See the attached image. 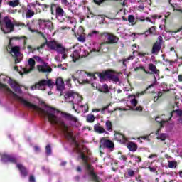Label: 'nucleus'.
<instances>
[{"label": "nucleus", "mask_w": 182, "mask_h": 182, "mask_svg": "<svg viewBox=\"0 0 182 182\" xmlns=\"http://www.w3.org/2000/svg\"><path fill=\"white\" fill-rule=\"evenodd\" d=\"M134 176V171L132 169L127 170V177H133Z\"/></svg>", "instance_id": "a19ab883"}, {"label": "nucleus", "mask_w": 182, "mask_h": 182, "mask_svg": "<svg viewBox=\"0 0 182 182\" xmlns=\"http://www.w3.org/2000/svg\"><path fill=\"white\" fill-rule=\"evenodd\" d=\"M158 39H159V42H158L159 43H161H161H162V42H163V37H161V36H159V37H158Z\"/></svg>", "instance_id": "0e129e2a"}, {"label": "nucleus", "mask_w": 182, "mask_h": 182, "mask_svg": "<svg viewBox=\"0 0 182 182\" xmlns=\"http://www.w3.org/2000/svg\"><path fill=\"white\" fill-rule=\"evenodd\" d=\"M172 107H173V110H178V107H180V103L175 102V104L173 105Z\"/></svg>", "instance_id": "3c124183"}, {"label": "nucleus", "mask_w": 182, "mask_h": 182, "mask_svg": "<svg viewBox=\"0 0 182 182\" xmlns=\"http://www.w3.org/2000/svg\"><path fill=\"white\" fill-rule=\"evenodd\" d=\"M55 85L58 90L62 91L65 90V82H63V79H62V77H58L56 79Z\"/></svg>", "instance_id": "a211bd4d"}, {"label": "nucleus", "mask_w": 182, "mask_h": 182, "mask_svg": "<svg viewBox=\"0 0 182 182\" xmlns=\"http://www.w3.org/2000/svg\"><path fill=\"white\" fill-rule=\"evenodd\" d=\"M56 18L58 19V21H59L60 22H63V21H65V11H63V9H62L61 7H57L56 8Z\"/></svg>", "instance_id": "2eb2a0df"}, {"label": "nucleus", "mask_w": 182, "mask_h": 182, "mask_svg": "<svg viewBox=\"0 0 182 182\" xmlns=\"http://www.w3.org/2000/svg\"><path fill=\"white\" fill-rule=\"evenodd\" d=\"M168 163L169 168H174V167H177V162L176 161H168Z\"/></svg>", "instance_id": "e433bc0d"}, {"label": "nucleus", "mask_w": 182, "mask_h": 182, "mask_svg": "<svg viewBox=\"0 0 182 182\" xmlns=\"http://www.w3.org/2000/svg\"><path fill=\"white\" fill-rule=\"evenodd\" d=\"M65 102H68V103H73L74 105L80 103L81 100H83V97H82V96L73 91L67 92L65 95Z\"/></svg>", "instance_id": "6e6552de"}, {"label": "nucleus", "mask_w": 182, "mask_h": 182, "mask_svg": "<svg viewBox=\"0 0 182 182\" xmlns=\"http://www.w3.org/2000/svg\"><path fill=\"white\" fill-rule=\"evenodd\" d=\"M140 69L141 70H144V72H145V73L149 74L150 72L146 70V69L144 68V67L143 65H140L139 67H136L134 68V72H137V70H140Z\"/></svg>", "instance_id": "58836bf2"}, {"label": "nucleus", "mask_w": 182, "mask_h": 182, "mask_svg": "<svg viewBox=\"0 0 182 182\" xmlns=\"http://www.w3.org/2000/svg\"><path fill=\"white\" fill-rule=\"evenodd\" d=\"M148 68L149 70H151V72L154 75V81L146 88V90H149V89H151V87H154V86H157L159 85V82H157V76L160 75V70H157V68L154 65V64H149Z\"/></svg>", "instance_id": "1a4fd4ad"}, {"label": "nucleus", "mask_w": 182, "mask_h": 182, "mask_svg": "<svg viewBox=\"0 0 182 182\" xmlns=\"http://www.w3.org/2000/svg\"><path fill=\"white\" fill-rule=\"evenodd\" d=\"M14 39L18 40L19 39V37H12L9 39V43H11V42H12V41H14Z\"/></svg>", "instance_id": "69168bd1"}, {"label": "nucleus", "mask_w": 182, "mask_h": 182, "mask_svg": "<svg viewBox=\"0 0 182 182\" xmlns=\"http://www.w3.org/2000/svg\"><path fill=\"white\" fill-rule=\"evenodd\" d=\"M96 76H97L100 80L103 82V80H106L107 77H110L113 82H119V77L116 75H110V72L106 71L105 73H95L92 75L93 79H96Z\"/></svg>", "instance_id": "9d476101"}, {"label": "nucleus", "mask_w": 182, "mask_h": 182, "mask_svg": "<svg viewBox=\"0 0 182 182\" xmlns=\"http://www.w3.org/2000/svg\"><path fill=\"white\" fill-rule=\"evenodd\" d=\"M61 2L63 5H65V6H68V5H69L68 0H61Z\"/></svg>", "instance_id": "052dcab7"}, {"label": "nucleus", "mask_w": 182, "mask_h": 182, "mask_svg": "<svg viewBox=\"0 0 182 182\" xmlns=\"http://www.w3.org/2000/svg\"><path fill=\"white\" fill-rule=\"evenodd\" d=\"M132 157H133L137 163H140V161H141V158H140V156H132Z\"/></svg>", "instance_id": "6e6d98bb"}, {"label": "nucleus", "mask_w": 182, "mask_h": 182, "mask_svg": "<svg viewBox=\"0 0 182 182\" xmlns=\"http://www.w3.org/2000/svg\"><path fill=\"white\" fill-rule=\"evenodd\" d=\"M38 24L41 29H45V28H48V29H50V31L53 29V23L49 20L39 19Z\"/></svg>", "instance_id": "f8f14e48"}, {"label": "nucleus", "mask_w": 182, "mask_h": 182, "mask_svg": "<svg viewBox=\"0 0 182 182\" xmlns=\"http://www.w3.org/2000/svg\"><path fill=\"white\" fill-rule=\"evenodd\" d=\"M33 59H35V60H36V62H39L41 64L44 63L43 60H42V58H41V57H39V56L34 55Z\"/></svg>", "instance_id": "a18cd8bd"}, {"label": "nucleus", "mask_w": 182, "mask_h": 182, "mask_svg": "<svg viewBox=\"0 0 182 182\" xmlns=\"http://www.w3.org/2000/svg\"><path fill=\"white\" fill-rule=\"evenodd\" d=\"M75 150L77 153L80 154V159L84 161V166L87 168V170L89 171L90 176H91L92 178L94 180V181L99 182V177L96 173L93 171V166L92 165L89 164V157L86 156L83 152L80 150V147L79 146V144L75 142Z\"/></svg>", "instance_id": "7ed1b4c3"}, {"label": "nucleus", "mask_w": 182, "mask_h": 182, "mask_svg": "<svg viewBox=\"0 0 182 182\" xmlns=\"http://www.w3.org/2000/svg\"><path fill=\"white\" fill-rule=\"evenodd\" d=\"M27 26L31 32H38V33H40L41 36H43V38H45V36H43V33L32 29V28H31V26H29V23L27 24Z\"/></svg>", "instance_id": "37998d69"}, {"label": "nucleus", "mask_w": 182, "mask_h": 182, "mask_svg": "<svg viewBox=\"0 0 182 182\" xmlns=\"http://www.w3.org/2000/svg\"><path fill=\"white\" fill-rule=\"evenodd\" d=\"M105 127L107 132H113V124L110 120H107L105 122Z\"/></svg>", "instance_id": "c85d7f7f"}, {"label": "nucleus", "mask_w": 182, "mask_h": 182, "mask_svg": "<svg viewBox=\"0 0 182 182\" xmlns=\"http://www.w3.org/2000/svg\"><path fill=\"white\" fill-rule=\"evenodd\" d=\"M71 77L70 78H68L65 81V83L67 85V86H68V87H70V86H72V84L70 83V82H72V79L73 80H76V77L73 75H70Z\"/></svg>", "instance_id": "2f4dec72"}, {"label": "nucleus", "mask_w": 182, "mask_h": 182, "mask_svg": "<svg viewBox=\"0 0 182 182\" xmlns=\"http://www.w3.org/2000/svg\"><path fill=\"white\" fill-rule=\"evenodd\" d=\"M163 87V92H168L170 90L168 89V87L167 86V84H162Z\"/></svg>", "instance_id": "603ef678"}, {"label": "nucleus", "mask_w": 182, "mask_h": 182, "mask_svg": "<svg viewBox=\"0 0 182 182\" xmlns=\"http://www.w3.org/2000/svg\"><path fill=\"white\" fill-rule=\"evenodd\" d=\"M101 144L103 147L109 149V150H113V149L114 148V143L109 139H102L101 140Z\"/></svg>", "instance_id": "dca6fc26"}, {"label": "nucleus", "mask_w": 182, "mask_h": 182, "mask_svg": "<svg viewBox=\"0 0 182 182\" xmlns=\"http://www.w3.org/2000/svg\"><path fill=\"white\" fill-rule=\"evenodd\" d=\"M33 15H35V11L31 9V6H28L26 10V18H32Z\"/></svg>", "instance_id": "bb28decb"}, {"label": "nucleus", "mask_w": 182, "mask_h": 182, "mask_svg": "<svg viewBox=\"0 0 182 182\" xmlns=\"http://www.w3.org/2000/svg\"><path fill=\"white\" fill-rule=\"evenodd\" d=\"M46 154H48V156H50V154H52V148H50V145L46 146Z\"/></svg>", "instance_id": "c03bdc74"}, {"label": "nucleus", "mask_w": 182, "mask_h": 182, "mask_svg": "<svg viewBox=\"0 0 182 182\" xmlns=\"http://www.w3.org/2000/svg\"><path fill=\"white\" fill-rule=\"evenodd\" d=\"M100 35L104 42L102 43L100 46L97 44V48H93L92 50L90 51V53H93L94 52L95 55H98L99 52H100V46H103L105 43H106L107 45H113V43H117V42H119V38L112 33H102Z\"/></svg>", "instance_id": "f03ea898"}, {"label": "nucleus", "mask_w": 182, "mask_h": 182, "mask_svg": "<svg viewBox=\"0 0 182 182\" xmlns=\"http://www.w3.org/2000/svg\"><path fill=\"white\" fill-rule=\"evenodd\" d=\"M9 83L11 89H13V90H14L16 93L13 92L12 90H11L9 87H8V86L1 82L0 90H5L9 96H11L13 99H15V100H18V102H19V103L24 106V107H27L28 109H31V110H33V104L28 101V100L23 98V97L21 96V95L22 94V90L21 89V87H19V84L14 80H10Z\"/></svg>", "instance_id": "f257e3e1"}, {"label": "nucleus", "mask_w": 182, "mask_h": 182, "mask_svg": "<svg viewBox=\"0 0 182 182\" xmlns=\"http://www.w3.org/2000/svg\"><path fill=\"white\" fill-rule=\"evenodd\" d=\"M64 117H65V119H68V120H70L71 122H73L74 123H77V122H78L77 118L69 114H65Z\"/></svg>", "instance_id": "c756f323"}, {"label": "nucleus", "mask_w": 182, "mask_h": 182, "mask_svg": "<svg viewBox=\"0 0 182 182\" xmlns=\"http://www.w3.org/2000/svg\"><path fill=\"white\" fill-rule=\"evenodd\" d=\"M94 130L96 132V133H105L107 134V131H106V129H105V128L100 125V123H97L94 125Z\"/></svg>", "instance_id": "aec40b11"}, {"label": "nucleus", "mask_w": 182, "mask_h": 182, "mask_svg": "<svg viewBox=\"0 0 182 182\" xmlns=\"http://www.w3.org/2000/svg\"><path fill=\"white\" fill-rule=\"evenodd\" d=\"M45 43L47 45L49 49H51V50H55V52H58V53H61V55H63L62 59H66V58H68L69 50L65 48L62 44L58 43V41H46Z\"/></svg>", "instance_id": "20e7f679"}, {"label": "nucleus", "mask_w": 182, "mask_h": 182, "mask_svg": "<svg viewBox=\"0 0 182 182\" xmlns=\"http://www.w3.org/2000/svg\"><path fill=\"white\" fill-rule=\"evenodd\" d=\"M156 136V139L158 140H161V141H164L166 140V139H167L168 135L167 134H164V133H160V129H159L156 133H155Z\"/></svg>", "instance_id": "5701e85b"}, {"label": "nucleus", "mask_w": 182, "mask_h": 182, "mask_svg": "<svg viewBox=\"0 0 182 182\" xmlns=\"http://www.w3.org/2000/svg\"><path fill=\"white\" fill-rule=\"evenodd\" d=\"M29 182H35V177H33V176H30Z\"/></svg>", "instance_id": "680f3d73"}, {"label": "nucleus", "mask_w": 182, "mask_h": 182, "mask_svg": "<svg viewBox=\"0 0 182 182\" xmlns=\"http://www.w3.org/2000/svg\"><path fill=\"white\" fill-rule=\"evenodd\" d=\"M127 148L130 151H136L137 150V145L133 142H129L127 144Z\"/></svg>", "instance_id": "cd10ccee"}, {"label": "nucleus", "mask_w": 182, "mask_h": 182, "mask_svg": "<svg viewBox=\"0 0 182 182\" xmlns=\"http://www.w3.org/2000/svg\"><path fill=\"white\" fill-rule=\"evenodd\" d=\"M98 90L102 93H109V86L106 84L103 85Z\"/></svg>", "instance_id": "7c9ffc66"}, {"label": "nucleus", "mask_w": 182, "mask_h": 182, "mask_svg": "<svg viewBox=\"0 0 182 182\" xmlns=\"http://www.w3.org/2000/svg\"><path fill=\"white\" fill-rule=\"evenodd\" d=\"M94 2L97 5H100V4H103V2H105V0H94Z\"/></svg>", "instance_id": "bf43d9fd"}, {"label": "nucleus", "mask_w": 182, "mask_h": 182, "mask_svg": "<svg viewBox=\"0 0 182 182\" xmlns=\"http://www.w3.org/2000/svg\"><path fill=\"white\" fill-rule=\"evenodd\" d=\"M161 49V44L159 43V41H156L152 47V50H151L152 55H158Z\"/></svg>", "instance_id": "6ab92c4d"}, {"label": "nucleus", "mask_w": 182, "mask_h": 182, "mask_svg": "<svg viewBox=\"0 0 182 182\" xmlns=\"http://www.w3.org/2000/svg\"><path fill=\"white\" fill-rule=\"evenodd\" d=\"M87 122H88V123H93L95 122V115L88 114L87 116Z\"/></svg>", "instance_id": "f704fd0d"}, {"label": "nucleus", "mask_w": 182, "mask_h": 182, "mask_svg": "<svg viewBox=\"0 0 182 182\" xmlns=\"http://www.w3.org/2000/svg\"><path fill=\"white\" fill-rule=\"evenodd\" d=\"M83 53L81 54L82 58H86V56H87L89 55V52H87V50H82Z\"/></svg>", "instance_id": "4d7b16f0"}, {"label": "nucleus", "mask_w": 182, "mask_h": 182, "mask_svg": "<svg viewBox=\"0 0 182 182\" xmlns=\"http://www.w3.org/2000/svg\"><path fill=\"white\" fill-rule=\"evenodd\" d=\"M46 86L52 89L55 86V82L52 80H41L38 82L30 87L31 90L38 89V90H46Z\"/></svg>", "instance_id": "39448f33"}, {"label": "nucleus", "mask_w": 182, "mask_h": 182, "mask_svg": "<svg viewBox=\"0 0 182 182\" xmlns=\"http://www.w3.org/2000/svg\"><path fill=\"white\" fill-rule=\"evenodd\" d=\"M19 50L20 48L18 46L12 47L10 51V54L14 58H19V56L21 55V53L19 52Z\"/></svg>", "instance_id": "412c9836"}, {"label": "nucleus", "mask_w": 182, "mask_h": 182, "mask_svg": "<svg viewBox=\"0 0 182 182\" xmlns=\"http://www.w3.org/2000/svg\"><path fill=\"white\" fill-rule=\"evenodd\" d=\"M114 137H115L116 140H117L118 141H120L121 143H123V144L126 143V141H127V139H126L124 135H123V134H120L119 132H115Z\"/></svg>", "instance_id": "4be33fe9"}, {"label": "nucleus", "mask_w": 182, "mask_h": 182, "mask_svg": "<svg viewBox=\"0 0 182 182\" xmlns=\"http://www.w3.org/2000/svg\"><path fill=\"white\" fill-rule=\"evenodd\" d=\"M109 106H110V105L103 107L101 109H93L92 112H102V113H105V110H107L109 109Z\"/></svg>", "instance_id": "ea45409f"}, {"label": "nucleus", "mask_w": 182, "mask_h": 182, "mask_svg": "<svg viewBox=\"0 0 182 182\" xmlns=\"http://www.w3.org/2000/svg\"><path fill=\"white\" fill-rule=\"evenodd\" d=\"M36 4L38 5V6H41L43 9V11H46V8H48V5L46 4H41V3L36 1Z\"/></svg>", "instance_id": "de8ad7c7"}, {"label": "nucleus", "mask_w": 182, "mask_h": 182, "mask_svg": "<svg viewBox=\"0 0 182 182\" xmlns=\"http://www.w3.org/2000/svg\"><path fill=\"white\" fill-rule=\"evenodd\" d=\"M136 18H134V16L133 15H129L128 16V21L129 22V23H132V25H134Z\"/></svg>", "instance_id": "c9c22d12"}, {"label": "nucleus", "mask_w": 182, "mask_h": 182, "mask_svg": "<svg viewBox=\"0 0 182 182\" xmlns=\"http://www.w3.org/2000/svg\"><path fill=\"white\" fill-rule=\"evenodd\" d=\"M80 107L84 113H87L88 110L87 105H81Z\"/></svg>", "instance_id": "8fccbe9b"}, {"label": "nucleus", "mask_w": 182, "mask_h": 182, "mask_svg": "<svg viewBox=\"0 0 182 182\" xmlns=\"http://www.w3.org/2000/svg\"><path fill=\"white\" fill-rule=\"evenodd\" d=\"M16 166L17 168L20 171L22 177H26V176H28V171L26 170V168L21 164H17Z\"/></svg>", "instance_id": "b1692460"}, {"label": "nucleus", "mask_w": 182, "mask_h": 182, "mask_svg": "<svg viewBox=\"0 0 182 182\" xmlns=\"http://www.w3.org/2000/svg\"><path fill=\"white\" fill-rule=\"evenodd\" d=\"M1 161H3V163H8V161H10V163H16L17 159L11 155L4 154L1 156Z\"/></svg>", "instance_id": "f3484780"}, {"label": "nucleus", "mask_w": 182, "mask_h": 182, "mask_svg": "<svg viewBox=\"0 0 182 182\" xmlns=\"http://www.w3.org/2000/svg\"><path fill=\"white\" fill-rule=\"evenodd\" d=\"M77 40L79 41V42H85L86 41V38L84 37V36H79L77 38Z\"/></svg>", "instance_id": "864d4df0"}, {"label": "nucleus", "mask_w": 182, "mask_h": 182, "mask_svg": "<svg viewBox=\"0 0 182 182\" xmlns=\"http://www.w3.org/2000/svg\"><path fill=\"white\" fill-rule=\"evenodd\" d=\"M178 82H182V75H178Z\"/></svg>", "instance_id": "338daca9"}, {"label": "nucleus", "mask_w": 182, "mask_h": 182, "mask_svg": "<svg viewBox=\"0 0 182 182\" xmlns=\"http://www.w3.org/2000/svg\"><path fill=\"white\" fill-rule=\"evenodd\" d=\"M37 69L38 72H41V73H50V72H52V68L45 62L38 65Z\"/></svg>", "instance_id": "4468645a"}, {"label": "nucleus", "mask_w": 182, "mask_h": 182, "mask_svg": "<svg viewBox=\"0 0 182 182\" xmlns=\"http://www.w3.org/2000/svg\"><path fill=\"white\" fill-rule=\"evenodd\" d=\"M172 113H176L178 116H182V110H180L178 109L173 110Z\"/></svg>", "instance_id": "5fc2aeb1"}, {"label": "nucleus", "mask_w": 182, "mask_h": 182, "mask_svg": "<svg viewBox=\"0 0 182 182\" xmlns=\"http://www.w3.org/2000/svg\"><path fill=\"white\" fill-rule=\"evenodd\" d=\"M99 35V31H92L90 33H88V36L90 38H96Z\"/></svg>", "instance_id": "4c0bfd02"}, {"label": "nucleus", "mask_w": 182, "mask_h": 182, "mask_svg": "<svg viewBox=\"0 0 182 182\" xmlns=\"http://www.w3.org/2000/svg\"><path fill=\"white\" fill-rule=\"evenodd\" d=\"M77 74L79 75V80L78 82L80 85H86L87 83H89V80L86 79L89 75L86 73L84 70H78L77 71Z\"/></svg>", "instance_id": "ddd939ff"}, {"label": "nucleus", "mask_w": 182, "mask_h": 182, "mask_svg": "<svg viewBox=\"0 0 182 182\" xmlns=\"http://www.w3.org/2000/svg\"><path fill=\"white\" fill-rule=\"evenodd\" d=\"M156 28H154V26L149 28V31L145 32V35H149V33H153V32H154Z\"/></svg>", "instance_id": "09e8293b"}, {"label": "nucleus", "mask_w": 182, "mask_h": 182, "mask_svg": "<svg viewBox=\"0 0 182 182\" xmlns=\"http://www.w3.org/2000/svg\"><path fill=\"white\" fill-rule=\"evenodd\" d=\"M70 58L73 62H77V60H79V59L80 58V53H79V50H75L70 55Z\"/></svg>", "instance_id": "393cba45"}, {"label": "nucleus", "mask_w": 182, "mask_h": 182, "mask_svg": "<svg viewBox=\"0 0 182 182\" xmlns=\"http://www.w3.org/2000/svg\"><path fill=\"white\" fill-rule=\"evenodd\" d=\"M35 60L33 58H29L25 68H23V72H20L21 75L31 73L33 69H35Z\"/></svg>", "instance_id": "9b49d317"}, {"label": "nucleus", "mask_w": 182, "mask_h": 182, "mask_svg": "<svg viewBox=\"0 0 182 182\" xmlns=\"http://www.w3.org/2000/svg\"><path fill=\"white\" fill-rule=\"evenodd\" d=\"M146 54L144 53H138V56H140L141 58L146 56Z\"/></svg>", "instance_id": "e2e57ef3"}, {"label": "nucleus", "mask_w": 182, "mask_h": 182, "mask_svg": "<svg viewBox=\"0 0 182 182\" xmlns=\"http://www.w3.org/2000/svg\"><path fill=\"white\" fill-rule=\"evenodd\" d=\"M45 45L46 43H43L41 45L40 47L36 48H33L31 50V53H33V52H35L36 50H39L40 49H42L43 48H45Z\"/></svg>", "instance_id": "79ce46f5"}, {"label": "nucleus", "mask_w": 182, "mask_h": 182, "mask_svg": "<svg viewBox=\"0 0 182 182\" xmlns=\"http://www.w3.org/2000/svg\"><path fill=\"white\" fill-rule=\"evenodd\" d=\"M156 122H157V123H160L161 124V127H163V124H164V123H168V120H163L161 119L160 117H156L155 119Z\"/></svg>", "instance_id": "72a5a7b5"}, {"label": "nucleus", "mask_w": 182, "mask_h": 182, "mask_svg": "<svg viewBox=\"0 0 182 182\" xmlns=\"http://www.w3.org/2000/svg\"><path fill=\"white\" fill-rule=\"evenodd\" d=\"M151 18H152V19H160L161 18H162V16L155 14V15L151 16Z\"/></svg>", "instance_id": "13d9d810"}, {"label": "nucleus", "mask_w": 182, "mask_h": 182, "mask_svg": "<svg viewBox=\"0 0 182 182\" xmlns=\"http://www.w3.org/2000/svg\"><path fill=\"white\" fill-rule=\"evenodd\" d=\"M20 4H21V0H12V1H9L7 3V5H9V6H11V8H16V6L20 5Z\"/></svg>", "instance_id": "a878e982"}, {"label": "nucleus", "mask_w": 182, "mask_h": 182, "mask_svg": "<svg viewBox=\"0 0 182 182\" xmlns=\"http://www.w3.org/2000/svg\"><path fill=\"white\" fill-rule=\"evenodd\" d=\"M0 26L4 33H11V32H14V24L8 17H4L3 21L0 22Z\"/></svg>", "instance_id": "0eeeda50"}, {"label": "nucleus", "mask_w": 182, "mask_h": 182, "mask_svg": "<svg viewBox=\"0 0 182 182\" xmlns=\"http://www.w3.org/2000/svg\"><path fill=\"white\" fill-rule=\"evenodd\" d=\"M146 92H147V90L142 91L141 92H138L136 93L135 95H129V97L130 100V103L132 105V110H133L134 112H143V107L141 106H138L137 107V103H139V102L137 101V100H136V97H139V96H143V95H144V93H146Z\"/></svg>", "instance_id": "423d86ee"}, {"label": "nucleus", "mask_w": 182, "mask_h": 182, "mask_svg": "<svg viewBox=\"0 0 182 182\" xmlns=\"http://www.w3.org/2000/svg\"><path fill=\"white\" fill-rule=\"evenodd\" d=\"M135 53H137V51H133V55H130L129 57L127 58V59H124L123 60V65L126 66V63H127L128 60H133L136 56L134 55Z\"/></svg>", "instance_id": "473e14b6"}, {"label": "nucleus", "mask_w": 182, "mask_h": 182, "mask_svg": "<svg viewBox=\"0 0 182 182\" xmlns=\"http://www.w3.org/2000/svg\"><path fill=\"white\" fill-rule=\"evenodd\" d=\"M163 96V92H159L157 96H155L154 98V102H157L159 100V97H161Z\"/></svg>", "instance_id": "49530a36"}, {"label": "nucleus", "mask_w": 182, "mask_h": 182, "mask_svg": "<svg viewBox=\"0 0 182 182\" xmlns=\"http://www.w3.org/2000/svg\"><path fill=\"white\" fill-rule=\"evenodd\" d=\"M138 20L140 21L141 22H144V21H146L144 17H139L138 18Z\"/></svg>", "instance_id": "774afa93"}]
</instances>
